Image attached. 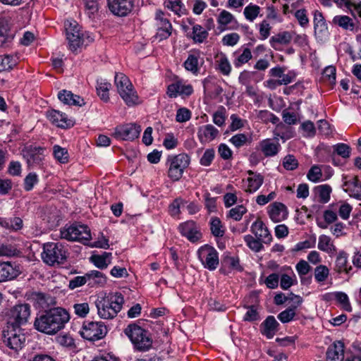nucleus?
I'll return each instance as SVG.
<instances>
[{"mask_svg":"<svg viewBox=\"0 0 361 361\" xmlns=\"http://www.w3.org/2000/svg\"><path fill=\"white\" fill-rule=\"evenodd\" d=\"M26 341V336L20 327L6 326L3 331L4 343L14 352L21 350Z\"/></svg>","mask_w":361,"mask_h":361,"instance_id":"423d86ee","label":"nucleus"},{"mask_svg":"<svg viewBox=\"0 0 361 361\" xmlns=\"http://www.w3.org/2000/svg\"><path fill=\"white\" fill-rule=\"evenodd\" d=\"M318 249L329 255L336 252V247L331 238L326 235H321L319 237Z\"/></svg>","mask_w":361,"mask_h":361,"instance_id":"72a5a7b5","label":"nucleus"},{"mask_svg":"<svg viewBox=\"0 0 361 361\" xmlns=\"http://www.w3.org/2000/svg\"><path fill=\"white\" fill-rule=\"evenodd\" d=\"M87 284L89 287H102L106 283V276L99 271L92 270L86 273Z\"/></svg>","mask_w":361,"mask_h":361,"instance_id":"bb28decb","label":"nucleus"},{"mask_svg":"<svg viewBox=\"0 0 361 361\" xmlns=\"http://www.w3.org/2000/svg\"><path fill=\"white\" fill-rule=\"evenodd\" d=\"M124 334L129 338L134 348L141 352L149 350L152 346V339L147 331L135 324H130L124 329Z\"/></svg>","mask_w":361,"mask_h":361,"instance_id":"7ed1b4c3","label":"nucleus"},{"mask_svg":"<svg viewBox=\"0 0 361 361\" xmlns=\"http://www.w3.org/2000/svg\"><path fill=\"white\" fill-rule=\"evenodd\" d=\"M61 237L70 241H80L83 243L91 239L90 229L83 224H73L61 230Z\"/></svg>","mask_w":361,"mask_h":361,"instance_id":"6e6552de","label":"nucleus"},{"mask_svg":"<svg viewBox=\"0 0 361 361\" xmlns=\"http://www.w3.org/2000/svg\"><path fill=\"white\" fill-rule=\"evenodd\" d=\"M141 128L133 123L119 126L115 128L114 136L123 140H133L140 135Z\"/></svg>","mask_w":361,"mask_h":361,"instance_id":"ddd939ff","label":"nucleus"},{"mask_svg":"<svg viewBox=\"0 0 361 361\" xmlns=\"http://www.w3.org/2000/svg\"><path fill=\"white\" fill-rule=\"evenodd\" d=\"M53 154L55 159L60 163L66 164L68 162L69 154L66 148L56 145L53 147Z\"/></svg>","mask_w":361,"mask_h":361,"instance_id":"09e8293b","label":"nucleus"},{"mask_svg":"<svg viewBox=\"0 0 361 361\" xmlns=\"http://www.w3.org/2000/svg\"><path fill=\"white\" fill-rule=\"evenodd\" d=\"M345 190L350 193L351 197L361 200V183L359 184L357 176H353L344 182Z\"/></svg>","mask_w":361,"mask_h":361,"instance_id":"7c9ffc66","label":"nucleus"},{"mask_svg":"<svg viewBox=\"0 0 361 361\" xmlns=\"http://www.w3.org/2000/svg\"><path fill=\"white\" fill-rule=\"evenodd\" d=\"M295 314V307H290L279 313L278 319L282 323H288L293 319Z\"/></svg>","mask_w":361,"mask_h":361,"instance_id":"13d9d810","label":"nucleus"},{"mask_svg":"<svg viewBox=\"0 0 361 361\" xmlns=\"http://www.w3.org/2000/svg\"><path fill=\"white\" fill-rule=\"evenodd\" d=\"M268 214L272 221L277 223L285 220L288 216L286 207L281 202H275L268 207Z\"/></svg>","mask_w":361,"mask_h":361,"instance_id":"aec40b11","label":"nucleus"},{"mask_svg":"<svg viewBox=\"0 0 361 361\" xmlns=\"http://www.w3.org/2000/svg\"><path fill=\"white\" fill-rule=\"evenodd\" d=\"M292 39V35L290 32L285 31L279 32V34L272 36L270 38V44L272 47L276 48L277 44H288Z\"/></svg>","mask_w":361,"mask_h":361,"instance_id":"79ce46f5","label":"nucleus"},{"mask_svg":"<svg viewBox=\"0 0 361 361\" xmlns=\"http://www.w3.org/2000/svg\"><path fill=\"white\" fill-rule=\"evenodd\" d=\"M336 68L333 66H327L323 71V77L330 85L336 83Z\"/></svg>","mask_w":361,"mask_h":361,"instance_id":"338daca9","label":"nucleus"},{"mask_svg":"<svg viewBox=\"0 0 361 361\" xmlns=\"http://www.w3.org/2000/svg\"><path fill=\"white\" fill-rule=\"evenodd\" d=\"M155 20L157 27L155 38L159 41L167 39L171 35L172 25L171 23L165 18L164 13L161 11L156 12Z\"/></svg>","mask_w":361,"mask_h":361,"instance_id":"4468645a","label":"nucleus"},{"mask_svg":"<svg viewBox=\"0 0 361 361\" xmlns=\"http://www.w3.org/2000/svg\"><path fill=\"white\" fill-rule=\"evenodd\" d=\"M283 166L286 170L293 171L298 167V162L293 155L288 154L283 158Z\"/></svg>","mask_w":361,"mask_h":361,"instance_id":"774afa93","label":"nucleus"},{"mask_svg":"<svg viewBox=\"0 0 361 361\" xmlns=\"http://www.w3.org/2000/svg\"><path fill=\"white\" fill-rule=\"evenodd\" d=\"M34 298L42 308L49 307L50 305H54L56 300L49 295L43 293H35Z\"/></svg>","mask_w":361,"mask_h":361,"instance_id":"37998d69","label":"nucleus"},{"mask_svg":"<svg viewBox=\"0 0 361 361\" xmlns=\"http://www.w3.org/2000/svg\"><path fill=\"white\" fill-rule=\"evenodd\" d=\"M332 22L346 30L353 31L355 28L353 20L348 16H336Z\"/></svg>","mask_w":361,"mask_h":361,"instance_id":"ea45409f","label":"nucleus"},{"mask_svg":"<svg viewBox=\"0 0 361 361\" xmlns=\"http://www.w3.org/2000/svg\"><path fill=\"white\" fill-rule=\"evenodd\" d=\"M336 298L340 303L342 308L347 312H351L352 307L349 302L348 295L343 292H339L336 294Z\"/></svg>","mask_w":361,"mask_h":361,"instance_id":"69168bd1","label":"nucleus"},{"mask_svg":"<svg viewBox=\"0 0 361 361\" xmlns=\"http://www.w3.org/2000/svg\"><path fill=\"white\" fill-rule=\"evenodd\" d=\"M190 164V157L184 153L169 156L166 160L168 176L173 181L179 180Z\"/></svg>","mask_w":361,"mask_h":361,"instance_id":"39448f33","label":"nucleus"},{"mask_svg":"<svg viewBox=\"0 0 361 361\" xmlns=\"http://www.w3.org/2000/svg\"><path fill=\"white\" fill-rule=\"evenodd\" d=\"M329 275V270L325 265L321 264L314 269V279L319 283L325 281Z\"/></svg>","mask_w":361,"mask_h":361,"instance_id":"5fc2aeb1","label":"nucleus"},{"mask_svg":"<svg viewBox=\"0 0 361 361\" xmlns=\"http://www.w3.org/2000/svg\"><path fill=\"white\" fill-rule=\"evenodd\" d=\"M216 69L224 75H229L231 72V65L225 54L218 56L216 60Z\"/></svg>","mask_w":361,"mask_h":361,"instance_id":"4c0bfd02","label":"nucleus"},{"mask_svg":"<svg viewBox=\"0 0 361 361\" xmlns=\"http://www.w3.org/2000/svg\"><path fill=\"white\" fill-rule=\"evenodd\" d=\"M13 36L9 34V18L0 17V47L11 42Z\"/></svg>","mask_w":361,"mask_h":361,"instance_id":"c756f323","label":"nucleus"},{"mask_svg":"<svg viewBox=\"0 0 361 361\" xmlns=\"http://www.w3.org/2000/svg\"><path fill=\"white\" fill-rule=\"evenodd\" d=\"M262 152L265 157H274L276 155L281 148L278 140L274 141L271 139H265L259 142Z\"/></svg>","mask_w":361,"mask_h":361,"instance_id":"cd10ccee","label":"nucleus"},{"mask_svg":"<svg viewBox=\"0 0 361 361\" xmlns=\"http://www.w3.org/2000/svg\"><path fill=\"white\" fill-rule=\"evenodd\" d=\"M111 84L104 80L101 79L97 82V92L102 100L107 102L109 100V91Z\"/></svg>","mask_w":361,"mask_h":361,"instance_id":"a19ab883","label":"nucleus"},{"mask_svg":"<svg viewBox=\"0 0 361 361\" xmlns=\"http://www.w3.org/2000/svg\"><path fill=\"white\" fill-rule=\"evenodd\" d=\"M307 177L309 180L317 183L322 179V169L318 165L312 166L309 170Z\"/></svg>","mask_w":361,"mask_h":361,"instance_id":"bf43d9fd","label":"nucleus"},{"mask_svg":"<svg viewBox=\"0 0 361 361\" xmlns=\"http://www.w3.org/2000/svg\"><path fill=\"white\" fill-rule=\"evenodd\" d=\"M188 202L185 200L179 197L176 198L173 201V202L169 205V211L170 214L172 216H176L180 214V207H183Z\"/></svg>","mask_w":361,"mask_h":361,"instance_id":"6e6d98bb","label":"nucleus"},{"mask_svg":"<svg viewBox=\"0 0 361 361\" xmlns=\"http://www.w3.org/2000/svg\"><path fill=\"white\" fill-rule=\"evenodd\" d=\"M279 324L274 316H268L260 325L261 333L267 338H272L278 331Z\"/></svg>","mask_w":361,"mask_h":361,"instance_id":"393cba45","label":"nucleus"},{"mask_svg":"<svg viewBox=\"0 0 361 361\" xmlns=\"http://www.w3.org/2000/svg\"><path fill=\"white\" fill-rule=\"evenodd\" d=\"M233 20H235L233 15L226 10H223L217 18V22L221 26H226Z\"/></svg>","mask_w":361,"mask_h":361,"instance_id":"e2e57ef3","label":"nucleus"},{"mask_svg":"<svg viewBox=\"0 0 361 361\" xmlns=\"http://www.w3.org/2000/svg\"><path fill=\"white\" fill-rule=\"evenodd\" d=\"M165 6L178 16L185 13V7L180 0H166Z\"/></svg>","mask_w":361,"mask_h":361,"instance_id":"de8ad7c7","label":"nucleus"},{"mask_svg":"<svg viewBox=\"0 0 361 361\" xmlns=\"http://www.w3.org/2000/svg\"><path fill=\"white\" fill-rule=\"evenodd\" d=\"M334 152L332 154V158L334 159V154L341 156V157L346 159L350 157V147L344 143H338L333 146Z\"/></svg>","mask_w":361,"mask_h":361,"instance_id":"3c124183","label":"nucleus"},{"mask_svg":"<svg viewBox=\"0 0 361 361\" xmlns=\"http://www.w3.org/2000/svg\"><path fill=\"white\" fill-rule=\"evenodd\" d=\"M250 176L247 178V188L245 190L247 192L252 193L256 192L262 185L264 177L259 173H255L252 171H248Z\"/></svg>","mask_w":361,"mask_h":361,"instance_id":"473e14b6","label":"nucleus"},{"mask_svg":"<svg viewBox=\"0 0 361 361\" xmlns=\"http://www.w3.org/2000/svg\"><path fill=\"white\" fill-rule=\"evenodd\" d=\"M47 117L50 122L59 128H68L73 125V121L68 119L65 114L59 111L54 109L49 111L47 113Z\"/></svg>","mask_w":361,"mask_h":361,"instance_id":"4be33fe9","label":"nucleus"},{"mask_svg":"<svg viewBox=\"0 0 361 361\" xmlns=\"http://www.w3.org/2000/svg\"><path fill=\"white\" fill-rule=\"evenodd\" d=\"M73 308L75 314L82 318L85 317L90 312V307L87 302L74 304Z\"/></svg>","mask_w":361,"mask_h":361,"instance_id":"0e129e2a","label":"nucleus"},{"mask_svg":"<svg viewBox=\"0 0 361 361\" xmlns=\"http://www.w3.org/2000/svg\"><path fill=\"white\" fill-rule=\"evenodd\" d=\"M115 84L121 98L128 106L137 104L138 97L133 88V85L128 78L123 73H116L115 75Z\"/></svg>","mask_w":361,"mask_h":361,"instance_id":"0eeeda50","label":"nucleus"},{"mask_svg":"<svg viewBox=\"0 0 361 361\" xmlns=\"http://www.w3.org/2000/svg\"><path fill=\"white\" fill-rule=\"evenodd\" d=\"M30 315V307L28 304H20L13 307L8 314L7 326L20 327L26 324Z\"/></svg>","mask_w":361,"mask_h":361,"instance_id":"9d476101","label":"nucleus"},{"mask_svg":"<svg viewBox=\"0 0 361 361\" xmlns=\"http://www.w3.org/2000/svg\"><path fill=\"white\" fill-rule=\"evenodd\" d=\"M247 212V209L243 205H238L229 210L228 216L235 221H240Z\"/></svg>","mask_w":361,"mask_h":361,"instance_id":"052dcab7","label":"nucleus"},{"mask_svg":"<svg viewBox=\"0 0 361 361\" xmlns=\"http://www.w3.org/2000/svg\"><path fill=\"white\" fill-rule=\"evenodd\" d=\"M111 253L104 252L101 255H93L91 257L92 262L100 269H106L111 264Z\"/></svg>","mask_w":361,"mask_h":361,"instance_id":"c9c22d12","label":"nucleus"},{"mask_svg":"<svg viewBox=\"0 0 361 361\" xmlns=\"http://www.w3.org/2000/svg\"><path fill=\"white\" fill-rule=\"evenodd\" d=\"M344 343L341 341L334 342L327 349L326 361H343L344 358Z\"/></svg>","mask_w":361,"mask_h":361,"instance_id":"5701e85b","label":"nucleus"},{"mask_svg":"<svg viewBox=\"0 0 361 361\" xmlns=\"http://www.w3.org/2000/svg\"><path fill=\"white\" fill-rule=\"evenodd\" d=\"M197 255L204 267L209 271L215 270L219 266V253L214 247L204 245L199 248Z\"/></svg>","mask_w":361,"mask_h":361,"instance_id":"9b49d317","label":"nucleus"},{"mask_svg":"<svg viewBox=\"0 0 361 361\" xmlns=\"http://www.w3.org/2000/svg\"><path fill=\"white\" fill-rule=\"evenodd\" d=\"M123 302V297L120 293L99 297L95 302L98 315L104 319H113L121 311Z\"/></svg>","mask_w":361,"mask_h":361,"instance_id":"f03ea898","label":"nucleus"},{"mask_svg":"<svg viewBox=\"0 0 361 361\" xmlns=\"http://www.w3.org/2000/svg\"><path fill=\"white\" fill-rule=\"evenodd\" d=\"M193 92L191 85H185L181 81H177L168 86L167 94L170 97L180 96H190Z\"/></svg>","mask_w":361,"mask_h":361,"instance_id":"412c9836","label":"nucleus"},{"mask_svg":"<svg viewBox=\"0 0 361 361\" xmlns=\"http://www.w3.org/2000/svg\"><path fill=\"white\" fill-rule=\"evenodd\" d=\"M210 230L215 237H222L225 233V228L220 219L217 217H212L210 219Z\"/></svg>","mask_w":361,"mask_h":361,"instance_id":"c03bdc74","label":"nucleus"},{"mask_svg":"<svg viewBox=\"0 0 361 361\" xmlns=\"http://www.w3.org/2000/svg\"><path fill=\"white\" fill-rule=\"evenodd\" d=\"M20 274L19 267L11 262H0V283L16 279Z\"/></svg>","mask_w":361,"mask_h":361,"instance_id":"dca6fc26","label":"nucleus"},{"mask_svg":"<svg viewBox=\"0 0 361 361\" xmlns=\"http://www.w3.org/2000/svg\"><path fill=\"white\" fill-rule=\"evenodd\" d=\"M109 11L116 16H127L133 11L134 0H107Z\"/></svg>","mask_w":361,"mask_h":361,"instance_id":"f8f14e48","label":"nucleus"},{"mask_svg":"<svg viewBox=\"0 0 361 361\" xmlns=\"http://www.w3.org/2000/svg\"><path fill=\"white\" fill-rule=\"evenodd\" d=\"M66 38L68 41L70 49L73 51H76L83 45L86 46L89 42L93 40V38L87 33L84 34L82 32L77 34L70 32V34L66 35Z\"/></svg>","mask_w":361,"mask_h":361,"instance_id":"6ab92c4d","label":"nucleus"},{"mask_svg":"<svg viewBox=\"0 0 361 361\" xmlns=\"http://www.w3.org/2000/svg\"><path fill=\"white\" fill-rule=\"evenodd\" d=\"M18 63V58L15 55L5 54L0 56V72L9 71Z\"/></svg>","mask_w":361,"mask_h":361,"instance_id":"f704fd0d","label":"nucleus"},{"mask_svg":"<svg viewBox=\"0 0 361 361\" xmlns=\"http://www.w3.org/2000/svg\"><path fill=\"white\" fill-rule=\"evenodd\" d=\"M244 240L247 245V246L255 252H258L263 249V242L262 240L258 239L256 237L252 236V235H245L244 236Z\"/></svg>","mask_w":361,"mask_h":361,"instance_id":"a18cd8bd","label":"nucleus"},{"mask_svg":"<svg viewBox=\"0 0 361 361\" xmlns=\"http://www.w3.org/2000/svg\"><path fill=\"white\" fill-rule=\"evenodd\" d=\"M314 25L316 34L317 32H323L327 29L325 19L322 13L318 11H315L314 13Z\"/></svg>","mask_w":361,"mask_h":361,"instance_id":"8fccbe9b","label":"nucleus"},{"mask_svg":"<svg viewBox=\"0 0 361 361\" xmlns=\"http://www.w3.org/2000/svg\"><path fill=\"white\" fill-rule=\"evenodd\" d=\"M192 39L195 42L202 43L208 37V32L200 25L192 27Z\"/></svg>","mask_w":361,"mask_h":361,"instance_id":"603ef678","label":"nucleus"},{"mask_svg":"<svg viewBox=\"0 0 361 361\" xmlns=\"http://www.w3.org/2000/svg\"><path fill=\"white\" fill-rule=\"evenodd\" d=\"M317 193L319 197V202L322 203H326L330 199V194L331 188L328 185H322L316 188Z\"/></svg>","mask_w":361,"mask_h":361,"instance_id":"864d4df0","label":"nucleus"},{"mask_svg":"<svg viewBox=\"0 0 361 361\" xmlns=\"http://www.w3.org/2000/svg\"><path fill=\"white\" fill-rule=\"evenodd\" d=\"M67 258V250L59 243H47L44 245L42 259L50 266L63 264Z\"/></svg>","mask_w":361,"mask_h":361,"instance_id":"20e7f679","label":"nucleus"},{"mask_svg":"<svg viewBox=\"0 0 361 361\" xmlns=\"http://www.w3.org/2000/svg\"><path fill=\"white\" fill-rule=\"evenodd\" d=\"M295 268L300 277L301 283L303 284H309L312 278L311 276L307 278L305 276L311 269L310 264L306 261L302 259L296 264Z\"/></svg>","mask_w":361,"mask_h":361,"instance_id":"e433bc0d","label":"nucleus"},{"mask_svg":"<svg viewBox=\"0 0 361 361\" xmlns=\"http://www.w3.org/2000/svg\"><path fill=\"white\" fill-rule=\"evenodd\" d=\"M44 152L43 147L29 145L23 149L22 154L28 166H35L39 165L43 160Z\"/></svg>","mask_w":361,"mask_h":361,"instance_id":"2eb2a0df","label":"nucleus"},{"mask_svg":"<svg viewBox=\"0 0 361 361\" xmlns=\"http://www.w3.org/2000/svg\"><path fill=\"white\" fill-rule=\"evenodd\" d=\"M70 320L68 312L62 307H53L45 310L35 320V328L42 333L54 335L63 329Z\"/></svg>","mask_w":361,"mask_h":361,"instance_id":"f257e3e1","label":"nucleus"},{"mask_svg":"<svg viewBox=\"0 0 361 361\" xmlns=\"http://www.w3.org/2000/svg\"><path fill=\"white\" fill-rule=\"evenodd\" d=\"M106 334L107 328L102 322H84L80 331L82 337L89 341L102 339Z\"/></svg>","mask_w":361,"mask_h":361,"instance_id":"1a4fd4ad","label":"nucleus"},{"mask_svg":"<svg viewBox=\"0 0 361 361\" xmlns=\"http://www.w3.org/2000/svg\"><path fill=\"white\" fill-rule=\"evenodd\" d=\"M245 307L247 309V311L243 317L245 321L253 322L259 319V314L256 305H245Z\"/></svg>","mask_w":361,"mask_h":361,"instance_id":"680f3d73","label":"nucleus"},{"mask_svg":"<svg viewBox=\"0 0 361 361\" xmlns=\"http://www.w3.org/2000/svg\"><path fill=\"white\" fill-rule=\"evenodd\" d=\"M250 231L256 238L262 240L265 244H270L272 241V236L264 222L257 219L252 223Z\"/></svg>","mask_w":361,"mask_h":361,"instance_id":"a211bd4d","label":"nucleus"},{"mask_svg":"<svg viewBox=\"0 0 361 361\" xmlns=\"http://www.w3.org/2000/svg\"><path fill=\"white\" fill-rule=\"evenodd\" d=\"M58 98L63 104L68 105L82 106L85 104L83 98L66 90H63L59 92Z\"/></svg>","mask_w":361,"mask_h":361,"instance_id":"a878e982","label":"nucleus"},{"mask_svg":"<svg viewBox=\"0 0 361 361\" xmlns=\"http://www.w3.org/2000/svg\"><path fill=\"white\" fill-rule=\"evenodd\" d=\"M200 59H201V54L199 51H191L185 61L183 66L187 71L192 73H197L200 69Z\"/></svg>","mask_w":361,"mask_h":361,"instance_id":"c85d7f7f","label":"nucleus"},{"mask_svg":"<svg viewBox=\"0 0 361 361\" xmlns=\"http://www.w3.org/2000/svg\"><path fill=\"white\" fill-rule=\"evenodd\" d=\"M178 229L182 235L186 237L190 242L195 243L202 237V234L194 221H187L180 224Z\"/></svg>","mask_w":361,"mask_h":361,"instance_id":"f3484780","label":"nucleus"},{"mask_svg":"<svg viewBox=\"0 0 361 361\" xmlns=\"http://www.w3.org/2000/svg\"><path fill=\"white\" fill-rule=\"evenodd\" d=\"M219 134L218 129L211 124L200 126L197 131V137L202 144L214 140Z\"/></svg>","mask_w":361,"mask_h":361,"instance_id":"b1692460","label":"nucleus"},{"mask_svg":"<svg viewBox=\"0 0 361 361\" xmlns=\"http://www.w3.org/2000/svg\"><path fill=\"white\" fill-rule=\"evenodd\" d=\"M260 7L257 5L250 4L243 11V14L246 20L253 22L260 13Z\"/></svg>","mask_w":361,"mask_h":361,"instance_id":"49530a36","label":"nucleus"},{"mask_svg":"<svg viewBox=\"0 0 361 361\" xmlns=\"http://www.w3.org/2000/svg\"><path fill=\"white\" fill-rule=\"evenodd\" d=\"M334 269L339 274H348L351 269V266L349 264L348 260V254L345 251H340L336 256Z\"/></svg>","mask_w":361,"mask_h":361,"instance_id":"2f4dec72","label":"nucleus"},{"mask_svg":"<svg viewBox=\"0 0 361 361\" xmlns=\"http://www.w3.org/2000/svg\"><path fill=\"white\" fill-rule=\"evenodd\" d=\"M0 224L6 228L17 231L22 229L23 221L21 218L14 216L10 219H1Z\"/></svg>","mask_w":361,"mask_h":361,"instance_id":"58836bf2","label":"nucleus"},{"mask_svg":"<svg viewBox=\"0 0 361 361\" xmlns=\"http://www.w3.org/2000/svg\"><path fill=\"white\" fill-rule=\"evenodd\" d=\"M252 57L251 51L248 48H245L243 53L240 54L233 61L235 67H240L242 65L247 63Z\"/></svg>","mask_w":361,"mask_h":361,"instance_id":"4d7b16f0","label":"nucleus"}]
</instances>
